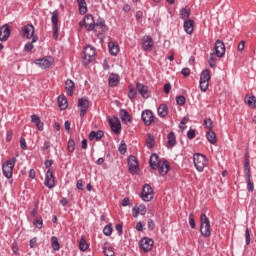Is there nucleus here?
Returning <instances> with one entry per match:
<instances>
[{"label": "nucleus", "instance_id": "obj_4", "mask_svg": "<svg viewBox=\"0 0 256 256\" xmlns=\"http://www.w3.org/2000/svg\"><path fill=\"white\" fill-rule=\"evenodd\" d=\"M97 55V50L91 46L88 45L84 48V56H83V65H89L91 61H95V56Z\"/></svg>", "mask_w": 256, "mask_h": 256}, {"label": "nucleus", "instance_id": "obj_59", "mask_svg": "<svg viewBox=\"0 0 256 256\" xmlns=\"http://www.w3.org/2000/svg\"><path fill=\"white\" fill-rule=\"evenodd\" d=\"M187 137L190 140L195 139V130H193V129L188 130Z\"/></svg>", "mask_w": 256, "mask_h": 256}, {"label": "nucleus", "instance_id": "obj_22", "mask_svg": "<svg viewBox=\"0 0 256 256\" xmlns=\"http://www.w3.org/2000/svg\"><path fill=\"white\" fill-rule=\"evenodd\" d=\"M149 163H150L151 169H153L154 171H157V167H159V164L161 163L159 161V155H157L156 153H153L150 156Z\"/></svg>", "mask_w": 256, "mask_h": 256}, {"label": "nucleus", "instance_id": "obj_2", "mask_svg": "<svg viewBox=\"0 0 256 256\" xmlns=\"http://www.w3.org/2000/svg\"><path fill=\"white\" fill-rule=\"evenodd\" d=\"M200 233L202 237H211V221L207 215L201 214L200 216Z\"/></svg>", "mask_w": 256, "mask_h": 256}, {"label": "nucleus", "instance_id": "obj_21", "mask_svg": "<svg viewBox=\"0 0 256 256\" xmlns=\"http://www.w3.org/2000/svg\"><path fill=\"white\" fill-rule=\"evenodd\" d=\"M11 35V30L8 25L2 26L0 28V41H7Z\"/></svg>", "mask_w": 256, "mask_h": 256}, {"label": "nucleus", "instance_id": "obj_60", "mask_svg": "<svg viewBox=\"0 0 256 256\" xmlns=\"http://www.w3.org/2000/svg\"><path fill=\"white\" fill-rule=\"evenodd\" d=\"M29 245H30L31 249H34V247H36V245H37V237L30 239Z\"/></svg>", "mask_w": 256, "mask_h": 256}, {"label": "nucleus", "instance_id": "obj_42", "mask_svg": "<svg viewBox=\"0 0 256 256\" xmlns=\"http://www.w3.org/2000/svg\"><path fill=\"white\" fill-rule=\"evenodd\" d=\"M113 233V224L109 223L107 224L104 229H103V234L106 236V237H111Z\"/></svg>", "mask_w": 256, "mask_h": 256}, {"label": "nucleus", "instance_id": "obj_1", "mask_svg": "<svg viewBox=\"0 0 256 256\" xmlns=\"http://www.w3.org/2000/svg\"><path fill=\"white\" fill-rule=\"evenodd\" d=\"M244 177H245V181L247 183V190L250 193H253V191H255V184L253 182H251V166H250L249 154H245Z\"/></svg>", "mask_w": 256, "mask_h": 256}, {"label": "nucleus", "instance_id": "obj_41", "mask_svg": "<svg viewBox=\"0 0 256 256\" xmlns=\"http://www.w3.org/2000/svg\"><path fill=\"white\" fill-rule=\"evenodd\" d=\"M51 245L54 251H59L61 249V246L59 245V239H57L56 236L51 237Z\"/></svg>", "mask_w": 256, "mask_h": 256}, {"label": "nucleus", "instance_id": "obj_25", "mask_svg": "<svg viewBox=\"0 0 256 256\" xmlns=\"http://www.w3.org/2000/svg\"><path fill=\"white\" fill-rule=\"evenodd\" d=\"M158 173L160 175H165L166 173H169V162L168 161H164L163 163H159L158 167H157Z\"/></svg>", "mask_w": 256, "mask_h": 256}, {"label": "nucleus", "instance_id": "obj_45", "mask_svg": "<svg viewBox=\"0 0 256 256\" xmlns=\"http://www.w3.org/2000/svg\"><path fill=\"white\" fill-rule=\"evenodd\" d=\"M103 253L105 256H115V251H113V247L111 246L109 247L104 246Z\"/></svg>", "mask_w": 256, "mask_h": 256}, {"label": "nucleus", "instance_id": "obj_29", "mask_svg": "<svg viewBox=\"0 0 256 256\" xmlns=\"http://www.w3.org/2000/svg\"><path fill=\"white\" fill-rule=\"evenodd\" d=\"M158 115L159 117H167L169 115V107L166 104H160L158 107Z\"/></svg>", "mask_w": 256, "mask_h": 256}, {"label": "nucleus", "instance_id": "obj_16", "mask_svg": "<svg viewBox=\"0 0 256 256\" xmlns=\"http://www.w3.org/2000/svg\"><path fill=\"white\" fill-rule=\"evenodd\" d=\"M155 45L153 37L146 35L142 38V49L143 51H151Z\"/></svg>", "mask_w": 256, "mask_h": 256}, {"label": "nucleus", "instance_id": "obj_23", "mask_svg": "<svg viewBox=\"0 0 256 256\" xmlns=\"http://www.w3.org/2000/svg\"><path fill=\"white\" fill-rule=\"evenodd\" d=\"M119 117L123 123H131L133 120L131 119V115L125 109H120Z\"/></svg>", "mask_w": 256, "mask_h": 256}, {"label": "nucleus", "instance_id": "obj_18", "mask_svg": "<svg viewBox=\"0 0 256 256\" xmlns=\"http://www.w3.org/2000/svg\"><path fill=\"white\" fill-rule=\"evenodd\" d=\"M84 23H86V29L87 31H97L95 29V19L93 18V15L87 14L84 16Z\"/></svg>", "mask_w": 256, "mask_h": 256}, {"label": "nucleus", "instance_id": "obj_12", "mask_svg": "<svg viewBox=\"0 0 256 256\" xmlns=\"http://www.w3.org/2000/svg\"><path fill=\"white\" fill-rule=\"evenodd\" d=\"M22 36L26 37V39H33V37H37L35 35V26L33 24H27L22 28Z\"/></svg>", "mask_w": 256, "mask_h": 256}, {"label": "nucleus", "instance_id": "obj_32", "mask_svg": "<svg viewBox=\"0 0 256 256\" xmlns=\"http://www.w3.org/2000/svg\"><path fill=\"white\" fill-rule=\"evenodd\" d=\"M95 27H101L103 32L109 31V27H107V24H105V19L101 18V16H99L95 22Z\"/></svg>", "mask_w": 256, "mask_h": 256}, {"label": "nucleus", "instance_id": "obj_43", "mask_svg": "<svg viewBox=\"0 0 256 256\" xmlns=\"http://www.w3.org/2000/svg\"><path fill=\"white\" fill-rule=\"evenodd\" d=\"M33 225L36 227V229H43V218L41 216H37L33 220Z\"/></svg>", "mask_w": 256, "mask_h": 256}, {"label": "nucleus", "instance_id": "obj_48", "mask_svg": "<svg viewBox=\"0 0 256 256\" xmlns=\"http://www.w3.org/2000/svg\"><path fill=\"white\" fill-rule=\"evenodd\" d=\"M187 99L183 95L176 96V103L177 105H180V107H183L185 105Z\"/></svg>", "mask_w": 256, "mask_h": 256}, {"label": "nucleus", "instance_id": "obj_26", "mask_svg": "<svg viewBox=\"0 0 256 256\" xmlns=\"http://www.w3.org/2000/svg\"><path fill=\"white\" fill-rule=\"evenodd\" d=\"M31 121L36 125L38 131H43L44 124L41 122V118H39L37 114L31 116Z\"/></svg>", "mask_w": 256, "mask_h": 256}, {"label": "nucleus", "instance_id": "obj_19", "mask_svg": "<svg viewBox=\"0 0 256 256\" xmlns=\"http://www.w3.org/2000/svg\"><path fill=\"white\" fill-rule=\"evenodd\" d=\"M105 137V132L103 130L91 131L88 135L89 141H101Z\"/></svg>", "mask_w": 256, "mask_h": 256}, {"label": "nucleus", "instance_id": "obj_37", "mask_svg": "<svg viewBox=\"0 0 256 256\" xmlns=\"http://www.w3.org/2000/svg\"><path fill=\"white\" fill-rule=\"evenodd\" d=\"M200 81H211V71H209V69H205L202 71V73L200 74Z\"/></svg>", "mask_w": 256, "mask_h": 256}, {"label": "nucleus", "instance_id": "obj_51", "mask_svg": "<svg viewBox=\"0 0 256 256\" xmlns=\"http://www.w3.org/2000/svg\"><path fill=\"white\" fill-rule=\"evenodd\" d=\"M137 91H138L137 88L136 89L131 88L128 92L129 99H131V100L135 99L137 97Z\"/></svg>", "mask_w": 256, "mask_h": 256}, {"label": "nucleus", "instance_id": "obj_17", "mask_svg": "<svg viewBox=\"0 0 256 256\" xmlns=\"http://www.w3.org/2000/svg\"><path fill=\"white\" fill-rule=\"evenodd\" d=\"M136 89L138 93L143 97V99H149V86L142 84L141 82H138L136 84Z\"/></svg>", "mask_w": 256, "mask_h": 256}, {"label": "nucleus", "instance_id": "obj_7", "mask_svg": "<svg viewBox=\"0 0 256 256\" xmlns=\"http://www.w3.org/2000/svg\"><path fill=\"white\" fill-rule=\"evenodd\" d=\"M78 109L80 110V117L83 119L89 111V98L87 96L78 99Z\"/></svg>", "mask_w": 256, "mask_h": 256}, {"label": "nucleus", "instance_id": "obj_57", "mask_svg": "<svg viewBox=\"0 0 256 256\" xmlns=\"http://www.w3.org/2000/svg\"><path fill=\"white\" fill-rule=\"evenodd\" d=\"M12 139H13V130H8L6 133L7 143H11Z\"/></svg>", "mask_w": 256, "mask_h": 256}, {"label": "nucleus", "instance_id": "obj_30", "mask_svg": "<svg viewBox=\"0 0 256 256\" xmlns=\"http://www.w3.org/2000/svg\"><path fill=\"white\" fill-rule=\"evenodd\" d=\"M206 139L209 143H211V145H215V143H217V134H215V131L209 130L206 133Z\"/></svg>", "mask_w": 256, "mask_h": 256}, {"label": "nucleus", "instance_id": "obj_27", "mask_svg": "<svg viewBox=\"0 0 256 256\" xmlns=\"http://www.w3.org/2000/svg\"><path fill=\"white\" fill-rule=\"evenodd\" d=\"M37 41H39V36H34L31 42L25 44L24 51H26V53H31L35 47L33 43H37Z\"/></svg>", "mask_w": 256, "mask_h": 256}, {"label": "nucleus", "instance_id": "obj_58", "mask_svg": "<svg viewBox=\"0 0 256 256\" xmlns=\"http://www.w3.org/2000/svg\"><path fill=\"white\" fill-rule=\"evenodd\" d=\"M115 229L118 232L119 237L123 235V224H116Z\"/></svg>", "mask_w": 256, "mask_h": 256}, {"label": "nucleus", "instance_id": "obj_52", "mask_svg": "<svg viewBox=\"0 0 256 256\" xmlns=\"http://www.w3.org/2000/svg\"><path fill=\"white\" fill-rule=\"evenodd\" d=\"M147 227L149 231H155V222L153 219L149 218L147 221Z\"/></svg>", "mask_w": 256, "mask_h": 256}, {"label": "nucleus", "instance_id": "obj_62", "mask_svg": "<svg viewBox=\"0 0 256 256\" xmlns=\"http://www.w3.org/2000/svg\"><path fill=\"white\" fill-rule=\"evenodd\" d=\"M164 93H166V95H169V93H171V83H167L164 85Z\"/></svg>", "mask_w": 256, "mask_h": 256}, {"label": "nucleus", "instance_id": "obj_50", "mask_svg": "<svg viewBox=\"0 0 256 256\" xmlns=\"http://www.w3.org/2000/svg\"><path fill=\"white\" fill-rule=\"evenodd\" d=\"M204 126L206 129L212 130L213 129V120H211V118L205 119Z\"/></svg>", "mask_w": 256, "mask_h": 256}, {"label": "nucleus", "instance_id": "obj_15", "mask_svg": "<svg viewBox=\"0 0 256 256\" xmlns=\"http://www.w3.org/2000/svg\"><path fill=\"white\" fill-rule=\"evenodd\" d=\"M35 65H38L41 69H49L53 65V57L36 59Z\"/></svg>", "mask_w": 256, "mask_h": 256}, {"label": "nucleus", "instance_id": "obj_8", "mask_svg": "<svg viewBox=\"0 0 256 256\" xmlns=\"http://www.w3.org/2000/svg\"><path fill=\"white\" fill-rule=\"evenodd\" d=\"M153 188L149 184H145L142 188V193L140 194L141 199L149 202L153 199Z\"/></svg>", "mask_w": 256, "mask_h": 256}, {"label": "nucleus", "instance_id": "obj_28", "mask_svg": "<svg viewBox=\"0 0 256 256\" xmlns=\"http://www.w3.org/2000/svg\"><path fill=\"white\" fill-rule=\"evenodd\" d=\"M108 48L110 55H113L114 57H117V55H119V45L115 44L114 42H109Z\"/></svg>", "mask_w": 256, "mask_h": 256}, {"label": "nucleus", "instance_id": "obj_20", "mask_svg": "<svg viewBox=\"0 0 256 256\" xmlns=\"http://www.w3.org/2000/svg\"><path fill=\"white\" fill-rule=\"evenodd\" d=\"M183 27H184L185 33H187L188 35H193L195 21H193L192 19L185 20Z\"/></svg>", "mask_w": 256, "mask_h": 256}, {"label": "nucleus", "instance_id": "obj_64", "mask_svg": "<svg viewBox=\"0 0 256 256\" xmlns=\"http://www.w3.org/2000/svg\"><path fill=\"white\" fill-rule=\"evenodd\" d=\"M256 101V97L255 96H250L247 100L246 103L247 105H253V103H255Z\"/></svg>", "mask_w": 256, "mask_h": 256}, {"label": "nucleus", "instance_id": "obj_46", "mask_svg": "<svg viewBox=\"0 0 256 256\" xmlns=\"http://www.w3.org/2000/svg\"><path fill=\"white\" fill-rule=\"evenodd\" d=\"M67 149H68L69 153L75 152V140L73 138H70L68 140Z\"/></svg>", "mask_w": 256, "mask_h": 256}, {"label": "nucleus", "instance_id": "obj_39", "mask_svg": "<svg viewBox=\"0 0 256 256\" xmlns=\"http://www.w3.org/2000/svg\"><path fill=\"white\" fill-rule=\"evenodd\" d=\"M217 57L219 56H217L216 52L210 54L209 67H211V69L217 67Z\"/></svg>", "mask_w": 256, "mask_h": 256}, {"label": "nucleus", "instance_id": "obj_6", "mask_svg": "<svg viewBox=\"0 0 256 256\" xmlns=\"http://www.w3.org/2000/svg\"><path fill=\"white\" fill-rule=\"evenodd\" d=\"M128 169L131 175H139V161H137V157L134 155L128 157Z\"/></svg>", "mask_w": 256, "mask_h": 256}, {"label": "nucleus", "instance_id": "obj_38", "mask_svg": "<svg viewBox=\"0 0 256 256\" xmlns=\"http://www.w3.org/2000/svg\"><path fill=\"white\" fill-rule=\"evenodd\" d=\"M146 147H148V149H153V147H155V136L151 133L147 135Z\"/></svg>", "mask_w": 256, "mask_h": 256}, {"label": "nucleus", "instance_id": "obj_36", "mask_svg": "<svg viewBox=\"0 0 256 256\" xmlns=\"http://www.w3.org/2000/svg\"><path fill=\"white\" fill-rule=\"evenodd\" d=\"M177 145V138L175 137V132H170L168 134V147H175Z\"/></svg>", "mask_w": 256, "mask_h": 256}, {"label": "nucleus", "instance_id": "obj_61", "mask_svg": "<svg viewBox=\"0 0 256 256\" xmlns=\"http://www.w3.org/2000/svg\"><path fill=\"white\" fill-rule=\"evenodd\" d=\"M181 73L184 77H189V75H191V70L189 68H183Z\"/></svg>", "mask_w": 256, "mask_h": 256}, {"label": "nucleus", "instance_id": "obj_56", "mask_svg": "<svg viewBox=\"0 0 256 256\" xmlns=\"http://www.w3.org/2000/svg\"><path fill=\"white\" fill-rule=\"evenodd\" d=\"M136 208H138L140 215H145V213H147V207H145V204H142Z\"/></svg>", "mask_w": 256, "mask_h": 256}, {"label": "nucleus", "instance_id": "obj_5", "mask_svg": "<svg viewBox=\"0 0 256 256\" xmlns=\"http://www.w3.org/2000/svg\"><path fill=\"white\" fill-rule=\"evenodd\" d=\"M194 166L199 171V173L203 172L205 169V163L207 162V157L203 154L195 153L193 156Z\"/></svg>", "mask_w": 256, "mask_h": 256}, {"label": "nucleus", "instance_id": "obj_10", "mask_svg": "<svg viewBox=\"0 0 256 256\" xmlns=\"http://www.w3.org/2000/svg\"><path fill=\"white\" fill-rule=\"evenodd\" d=\"M141 119L144 125H146V127H149V125H151L155 121V116L153 115V111L151 110L142 111Z\"/></svg>", "mask_w": 256, "mask_h": 256}, {"label": "nucleus", "instance_id": "obj_33", "mask_svg": "<svg viewBox=\"0 0 256 256\" xmlns=\"http://www.w3.org/2000/svg\"><path fill=\"white\" fill-rule=\"evenodd\" d=\"M58 105L62 111H65V109H67L68 104L67 97H65V95H60L58 97Z\"/></svg>", "mask_w": 256, "mask_h": 256}, {"label": "nucleus", "instance_id": "obj_53", "mask_svg": "<svg viewBox=\"0 0 256 256\" xmlns=\"http://www.w3.org/2000/svg\"><path fill=\"white\" fill-rule=\"evenodd\" d=\"M245 240L246 245H251V234L249 233V228H246L245 230Z\"/></svg>", "mask_w": 256, "mask_h": 256}, {"label": "nucleus", "instance_id": "obj_14", "mask_svg": "<svg viewBox=\"0 0 256 256\" xmlns=\"http://www.w3.org/2000/svg\"><path fill=\"white\" fill-rule=\"evenodd\" d=\"M214 51H215L217 57H219V58L224 57L225 51H226L225 42L221 41L219 39L216 40L215 46H214Z\"/></svg>", "mask_w": 256, "mask_h": 256}, {"label": "nucleus", "instance_id": "obj_49", "mask_svg": "<svg viewBox=\"0 0 256 256\" xmlns=\"http://www.w3.org/2000/svg\"><path fill=\"white\" fill-rule=\"evenodd\" d=\"M199 87H200V90H201L203 93H205V91H207V89H209V82L200 80Z\"/></svg>", "mask_w": 256, "mask_h": 256}, {"label": "nucleus", "instance_id": "obj_34", "mask_svg": "<svg viewBox=\"0 0 256 256\" xmlns=\"http://www.w3.org/2000/svg\"><path fill=\"white\" fill-rule=\"evenodd\" d=\"M80 15L87 13V2L85 0H77Z\"/></svg>", "mask_w": 256, "mask_h": 256}, {"label": "nucleus", "instance_id": "obj_63", "mask_svg": "<svg viewBox=\"0 0 256 256\" xmlns=\"http://www.w3.org/2000/svg\"><path fill=\"white\" fill-rule=\"evenodd\" d=\"M135 17H136V21H138V23H139V21H141V19H143V11H141V10L137 11Z\"/></svg>", "mask_w": 256, "mask_h": 256}, {"label": "nucleus", "instance_id": "obj_3", "mask_svg": "<svg viewBox=\"0 0 256 256\" xmlns=\"http://www.w3.org/2000/svg\"><path fill=\"white\" fill-rule=\"evenodd\" d=\"M15 163H17V158L13 157L8 159L2 165V173L6 179H11V177H13V169L15 168Z\"/></svg>", "mask_w": 256, "mask_h": 256}, {"label": "nucleus", "instance_id": "obj_35", "mask_svg": "<svg viewBox=\"0 0 256 256\" xmlns=\"http://www.w3.org/2000/svg\"><path fill=\"white\" fill-rule=\"evenodd\" d=\"M191 17V9L189 8H182L180 10V19H183V21H187Z\"/></svg>", "mask_w": 256, "mask_h": 256}, {"label": "nucleus", "instance_id": "obj_24", "mask_svg": "<svg viewBox=\"0 0 256 256\" xmlns=\"http://www.w3.org/2000/svg\"><path fill=\"white\" fill-rule=\"evenodd\" d=\"M75 89V82L71 79H67L65 82V90L67 95L73 97V90Z\"/></svg>", "mask_w": 256, "mask_h": 256}, {"label": "nucleus", "instance_id": "obj_40", "mask_svg": "<svg viewBox=\"0 0 256 256\" xmlns=\"http://www.w3.org/2000/svg\"><path fill=\"white\" fill-rule=\"evenodd\" d=\"M51 23H52L53 27H58V25H59V12L57 10H55L52 13Z\"/></svg>", "mask_w": 256, "mask_h": 256}, {"label": "nucleus", "instance_id": "obj_54", "mask_svg": "<svg viewBox=\"0 0 256 256\" xmlns=\"http://www.w3.org/2000/svg\"><path fill=\"white\" fill-rule=\"evenodd\" d=\"M189 225L191 229H195L196 224H195V218L193 217V213H190L189 215Z\"/></svg>", "mask_w": 256, "mask_h": 256}, {"label": "nucleus", "instance_id": "obj_13", "mask_svg": "<svg viewBox=\"0 0 256 256\" xmlns=\"http://www.w3.org/2000/svg\"><path fill=\"white\" fill-rule=\"evenodd\" d=\"M108 123L111 127V130L116 133V135H119V133H121V120H119L118 117L110 118L108 120Z\"/></svg>", "mask_w": 256, "mask_h": 256}, {"label": "nucleus", "instance_id": "obj_9", "mask_svg": "<svg viewBox=\"0 0 256 256\" xmlns=\"http://www.w3.org/2000/svg\"><path fill=\"white\" fill-rule=\"evenodd\" d=\"M155 242L149 237H144L139 241L140 249H143L144 253H149L153 249Z\"/></svg>", "mask_w": 256, "mask_h": 256}, {"label": "nucleus", "instance_id": "obj_31", "mask_svg": "<svg viewBox=\"0 0 256 256\" xmlns=\"http://www.w3.org/2000/svg\"><path fill=\"white\" fill-rule=\"evenodd\" d=\"M108 83L110 87H117V85H119V75L112 73L109 76Z\"/></svg>", "mask_w": 256, "mask_h": 256}, {"label": "nucleus", "instance_id": "obj_44", "mask_svg": "<svg viewBox=\"0 0 256 256\" xmlns=\"http://www.w3.org/2000/svg\"><path fill=\"white\" fill-rule=\"evenodd\" d=\"M79 249L80 251H87L89 249V244H87V240H85V237H81L79 242Z\"/></svg>", "mask_w": 256, "mask_h": 256}, {"label": "nucleus", "instance_id": "obj_47", "mask_svg": "<svg viewBox=\"0 0 256 256\" xmlns=\"http://www.w3.org/2000/svg\"><path fill=\"white\" fill-rule=\"evenodd\" d=\"M118 151L121 155H125V153H127V144H125V141H121Z\"/></svg>", "mask_w": 256, "mask_h": 256}, {"label": "nucleus", "instance_id": "obj_55", "mask_svg": "<svg viewBox=\"0 0 256 256\" xmlns=\"http://www.w3.org/2000/svg\"><path fill=\"white\" fill-rule=\"evenodd\" d=\"M20 147L23 151H27V141L24 137L20 138Z\"/></svg>", "mask_w": 256, "mask_h": 256}, {"label": "nucleus", "instance_id": "obj_11", "mask_svg": "<svg viewBox=\"0 0 256 256\" xmlns=\"http://www.w3.org/2000/svg\"><path fill=\"white\" fill-rule=\"evenodd\" d=\"M44 185L48 189H53L55 187V174H53V170L48 169L45 175Z\"/></svg>", "mask_w": 256, "mask_h": 256}]
</instances>
